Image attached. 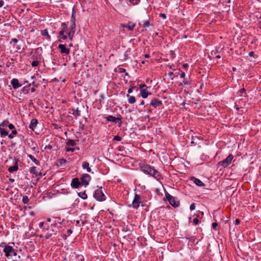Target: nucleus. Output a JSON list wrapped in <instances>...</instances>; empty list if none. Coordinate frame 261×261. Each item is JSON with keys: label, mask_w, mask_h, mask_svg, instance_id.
I'll return each mask as SVG.
<instances>
[{"label": "nucleus", "mask_w": 261, "mask_h": 261, "mask_svg": "<svg viewBox=\"0 0 261 261\" xmlns=\"http://www.w3.org/2000/svg\"><path fill=\"white\" fill-rule=\"evenodd\" d=\"M3 248V252L8 259H12L13 261H19L20 256L17 254V251L12 247L7 245L5 243H1Z\"/></svg>", "instance_id": "obj_1"}, {"label": "nucleus", "mask_w": 261, "mask_h": 261, "mask_svg": "<svg viewBox=\"0 0 261 261\" xmlns=\"http://www.w3.org/2000/svg\"><path fill=\"white\" fill-rule=\"evenodd\" d=\"M139 166L141 171L144 173L150 175L155 178H160V173L151 166L144 164H140Z\"/></svg>", "instance_id": "obj_2"}, {"label": "nucleus", "mask_w": 261, "mask_h": 261, "mask_svg": "<svg viewBox=\"0 0 261 261\" xmlns=\"http://www.w3.org/2000/svg\"><path fill=\"white\" fill-rule=\"evenodd\" d=\"M101 189V187L100 189L96 190L94 194V197L99 201H103L106 200V196Z\"/></svg>", "instance_id": "obj_3"}, {"label": "nucleus", "mask_w": 261, "mask_h": 261, "mask_svg": "<svg viewBox=\"0 0 261 261\" xmlns=\"http://www.w3.org/2000/svg\"><path fill=\"white\" fill-rule=\"evenodd\" d=\"M233 159V156L230 154L225 159L218 162V165L219 166H222L224 168H226L230 164Z\"/></svg>", "instance_id": "obj_4"}, {"label": "nucleus", "mask_w": 261, "mask_h": 261, "mask_svg": "<svg viewBox=\"0 0 261 261\" xmlns=\"http://www.w3.org/2000/svg\"><path fill=\"white\" fill-rule=\"evenodd\" d=\"M141 203V197L140 195L135 194L132 202V206L134 208L138 209Z\"/></svg>", "instance_id": "obj_5"}, {"label": "nucleus", "mask_w": 261, "mask_h": 261, "mask_svg": "<svg viewBox=\"0 0 261 261\" xmlns=\"http://www.w3.org/2000/svg\"><path fill=\"white\" fill-rule=\"evenodd\" d=\"M166 197L172 206H173L174 207H176L178 206L179 202L175 201V198L173 196H171L170 194L167 193L166 194Z\"/></svg>", "instance_id": "obj_6"}, {"label": "nucleus", "mask_w": 261, "mask_h": 261, "mask_svg": "<svg viewBox=\"0 0 261 261\" xmlns=\"http://www.w3.org/2000/svg\"><path fill=\"white\" fill-rule=\"evenodd\" d=\"M44 232H46L44 236L45 239H49L53 236L56 234L55 230L53 228H49L48 226L46 229L43 230Z\"/></svg>", "instance_id": "obj_7"}, {"label": "nucleus", "mask_w": 261, "mask_h": 261, "mask_svg": "<svg viewBox=\"0 0 261 261\" xmlns=\"http://www.w3.org/2000/svg\"><path fill=\"white\" fill-rule=\"evenodd\" d=\"M91 178V176L88 174L85 173L82 174V176L81 177V180L82 184L85 187L87 186L89 184V181H90Z\"/></svg>", "instance_id": "obj_8"}, {"label": "nucleus", "mask_w": 261, "mask_h": 261, "mask_svg": "<svg viewBox=\"0 0 261 261\" xmlns=\"http://www.w3.org/2000/svg\"><path fill=\"white\" fill-rule=\"evenodd\" d=\"M76 31V24L75 23H71L70 25V30L68 33V37L70 39L72 40L74 34Z\"/></svg>", "instance_id": "obj_9"}, {"label": "nucleus", "mask_w": 261, "mask_h": 261, "mask_svg": "<svg viewBox=\"0 0 261 261\" xmlns=\"http://www.w3.org/2000/svg\"><path fill=\"white\" fill-rule=\"evenodd\" d=\"M106 118L107 120L108 121H111L115 123L121 122V116L116 118L112 115H109L107 117H106Z\"/></svg>", "instance_id": "obj_10"}, {"label": "nucleus", "mask_w": 261, "mask_h": 261, "mask_svg": "<svg viewBox=\"0 0 261 261\" xmlns=\"http://www.w3.org/2000/svg\"><path fill=\"white\" fill-rule=\"evenodd\" d=\"M59 49H60V51L62 54H64L65 55H68L70 53V50L68 48H67L65 45L60 44L58 46Z\"/></svg>", "instance_id": "obj_11"}, {"label": "nucleus", "mask_w": 261, "mask_h": 261, "mask_svg": "<svg viewBox=\"0 0 261 261\" xmlns=\"http://www.w3.org/2000/svg\"><path fill=\"white\" fill-rule=\"evenodd\" d=\"M81 183L79 181V178H74L72 179L71 186L72 188H78L79 186L81 185Z\"/></svg>", "instance_id": "obj_12"}, {"label": "nucleus", "mask_w": 261, "mask_h": 261, "mask_svg": "<svg viewBox=\"0 0 261 261\" xmlns=\"http://www.w3.org/2000/svg\"><path fill=\"white\" fill-rule=\"evenodd\" d=\"M162 101L161 100H159L156 98L153 99L150 101V105L153 106L154 108H156L162 105Z\"/></svg>", "instance_id": "obj_13"}, {"label": "nucleus", "mask_w": 261, "mask_h": 261, "mask_svg": "<svg viewBox=\"0 0 261 261\" xmlns=\"http://www.w3.org/2000/svg\"><path fill=\"white\" fill-rule=\"evenodd\" d=\"M11 84L14 89H16L21 86V85L19 83L18 80L16 79H13L11 81Z\"/></svg>", "instance_id": "obj_14"}, {"label": "nucleus", "mask_w": 261, "mask_h": 261, "mask_svg": "<svg viewBox=\"0 0 261 261\" xmlns=\"http://www.w3.org/2000/svg\"><path fill=\"white\" fill-rule=\"evenodd\" d=\"M140 94L143 98H146L151 93L147 90V89H142L140 90Z\"/></svg>", "instance_id": "obj_15"}, {"label": "nucleus", "mask_w": 261, "mask_h": 261, "mask_svg": "<svg viewBox=\"0 0 261 261\" xmlns=\"http://www.w3.org/2000/svg\"><path fill=\"white\" fill-rule=\"evenodd\" d=\"M191 180L198 186L204 187L205 186L204 184L202 181L194 177H192Z\"/></svg>", "instance_id": "obj_16"}, {"label": "nucleus", "mask_w": 261, "mask_h": 261, "mask_svg": "<svg viewBox=\"0 0 261 261\" xmlns=\"http://www.w3.org/2000/svg\"><path fill=\"white\" fill-rule=\"evenodd\" d=\"M38 124V121L36 119H33L31 120L29 128L32 130H34Z\"/></svg>", "instance_id": "obj_17"}, {"label": "nucleus", "mask_w": 261, "mask_h": 261, "mask_svg": "<svg viewBox=\"0 0 261 261\" xmlns=\"http://www.w3.org/2000/svg\"><path fill=\"white\" fill-rule=\"evenodd\" d=\"M30 172L35 174L36 176H39L41 175V173L37 171V168L36 167H32L30 169Z\"/></svg>", "instance_id": "obj_18"}, {"label": "nucleus", "mask_w": 261, "mask_h": 261, "mask_svg": "<svg viewBox=\"0 0 261 261\" xmlns=\"http://www.w3.org/2000/svg\"><path fill=\"white\" fill-rule=\"evenodd\" d=\"M4 122L2 123L0 125V133L2 136H6L8 134V132L3 127L4 126Z\"/></svg>", "instance_id": "obj_19"}, {"label": "nucleus", "mask_w": 261, "mask_h": 261, "mask_svg": "<svg viewBox=\"0 0 261 261\" xmlns=\"http://www.w3.org/2000/svg\"><path fill=\"white\" fill-rule=\"evenodd\" d=\"M41 34L45 37V39L49 40L50 39V36L49 35L48 31L46 29L41 31Z\"/></svg>", "instance_id": "obj_20"}, {"label": "nucleus", "mask_w": 261, "mask_h": 261, "mask_svg": "<svg viewBox=\"0 0 261 261\" xmlns=\"http://www.w3.org/2000/svg\"><path fill=\"white\" fill-rule=\"evenodd\" d=\"M18 169V165H17V161H16L14 165L11 166L8 168V171L12 173V172L17 171Z\"/></svg>", "instance_id": "obj_21"}, {"label": "nucleus", "mask_w": 261, "mask_h": 261, "mask_svg": "<svg viewBox=\"0 0 261 261\" xmlns=\"http://www.w3.org/2000/svg\"><path fill=\"white\" fill-rule=\"evenodd\" d=\"M126 97L128 98V102L129 103L133 104L136 102V98L134 96H131L129 94H127L126 95Z\"/></svg>", "instance_id": "obj_22"}, {"label": "nucleus", "mask_w": 261, "mask_h": 261, "mask_svg": "<svg viewBox=\"0 0 261 261\" xmlns=\"http://www.w3.org/2000/svg\"><path fill=\"white\" fill-rule=\"evenodd\" d=\"M82 167L83 169H86V170L88 172H91V169L89 167V163H88L87 162H84L82 164Z\"/></svg>", "instance_id": "obj_23"}, {"label": "nucleus", "mask_w": 261, "mask_h": 261, "mask_svg": "<svg viewBox=\"0 0 261 261\" xmlns=\"http://www.w3.org/2000/svg\"><path fill=\"white\" fill-rule=\"evenodd\" d=\"M28 157L36 165H40V162L31 154H28Z\"/></svg>", "instance_id": "obj_24"}, {"label": "nucleus", "mask_w": 261, "mask_h": 261, "mask_svg": "<svg viewBox=\"0 0 261 261\" xmlns=\"http://www.w3.org/2000/svg\"><path fill=\"white\" fill-rule=\"evenodd\" d=\"M31 84H29L28 86H25L22 88V89L21 90V92L23 93V94H27L29 93V88Z\"/></svg>", "instance_id": "obj_25"}, {"label": "nucleus", "mask_w": 261, "mask_h": 261, "mask_svg": "<svg viewBox=\"0 0 261 261\" xmlns=\"http://www.w3.org/2000/svg\"><path fill=\"white\" fill-rule=\"evenodd\" d=\"M75 11L74 10V9H73L72 10V15H71V23H75V21H76V19H75Z\"/></svg>", "instance_id": "obj_26"}, {"label": "nucleus", "mask_w": 261, "mask_h": 261, "mask_svg": "<svg viewBox=\"0 0 261 261\" xmlns=\"http://www.w3.org/2000/svg\"><path fill=\"white\" fill-rule=\"evenodd\" d=\"M66 145L70 146H74L75 145V142L73 140L69 139L66 142Z\"/></svg>", "instance_id": "obj_27"}, {"label": "nucleus", "mask_w": 261, "mask_h": 261, "mask_svg": "<svg viewBox=\"0 0 261 261\" xmlns=\"http://www.w3.org/2000/svg\"><path fill=\"white\" fill-rule=\"evenodd\" d=\"M78 195L80 198L82 199L85 200L87 198V195L86 194L85 192H80L78 193Z\"/></svg>", "instance_id": "obj_28"}, {"label": "nucleus", "mask_w": 261, "mask_h": 261, "mask_svg": "<svg viewBox=\"0 0 261 261\" xmlns=\"http://www.w3.org/2000/svg\"><path fill=\"white\" fill-rule=\"evenodd\" d=\"M238 93L240 96H244L246 93V90L244 88L241 89Z\"/></svg>", "instance_id": "obj_29"}, {"label": "nucleus", "mask_w": 261, "mask_h": 261, "mask_svg": "<svg viewBox=\"0 0 261 261\" xmlns=\"http://www.w3.org/2000/svg\"><path fill=\"white\" fill-rule=\"evenodd\" d=\"M131 22H129L128 23V25L127 26V28L129 30H133L134 29V28H135V25H136V24L135 23H133L131 24Z\"/></svg>", "instance_id": "obj_30"}, {"label": "nucleus", "mask_w": 261, "mask_h": 261, "mask_svg": "<svg viewBox=\"0 0 261 261\" xmlns=\"http://www.w3.org/2000/svg\"><path fill=\"white\" fill-rule=\"evenodd\" d=\"M72 114L75 116H79L80 115V111L77 108L76 110H73Z\"/></svg>", "instance_id": "obj_31"}, {"label": "nucleus", "mask_w": 261, "mask_h": 261, "mask_svg": "<svg viewBox=\"0 0 261 261\" xmlns=\"http://www.w3.org/2000/svg\"><path fill=\"white\" fill-rule=\"evenodd\" d=\"M22 202L24 203V204H27L29 202V198L28 196H24L22 197Z\"/></svg>", "instance_id": "obj_32"}, {"label": "nucleus", "mask_w": 261, "mask_h": 261, "mask_svg": "<svg viewBox=\"0 0 261 261\" xmlns=\"http://www.w3.org/2000/svg\"><path fill=\"white\" fill-rule=\"evenodd\" d=\"M17 134V131L16 129H14L12 130V134H10L8 135V137L10 139H12L14 138L13 135H16Z\"/></svg>", "instance_id": "obj_33"}, {"label": "nucleus", "mask_w": 261, "mask_h": 261, "mask_svg": "<svg viewBox=\"0 0 261 261\" xmlns=\"http://www.w3.org/2000/svg\"><path fill=\"white\" fill-rule=\"evenodd\" d=\"M39 64V61H34L32 62L31 65L33 67H36Z\"/></svg>", "instance_id": "obj_34"}, {"label": "nucleus", "mask_w": 261, "mask_h": 261, "mask_svg": "<svg viewBox=\"0 0 261 261\" xmlns=\"http://www.w3.org/2000/svg\"><path fill=\"white\" fill-rule=\"evenodd\" d=\"M147 88L148 87H147V86L144 84H141L139 86V88L140 89V90L142 89H147Z\"/></svg>", "instance_id": "obj_35"}, {"label": "nucleus", "mask_w": 261, "mask_h": 261, "mask_svg": "<svg viewBox=\"0 0 261 261\" xmlns=\"http://www.w3.org/2000/svg\"><path fill=\"white\" fill-rule=\"evenodd\" d=\"M75 148H70L68 147L66 148V151L67 152H73L75 150Z\"/></svg>", "instance_id": "obj_36"}, {"label": "nucleus", "mask_w": 261, "mask_h": 261, "mask_svg": "<svg viewBox=\"0 0 261 261\" xmlns=\"http://www.w3.org/2000/svg\"><path fill=\"white\" fill-rule=\"evenodd\" d=\"M61 27L63 28V30H64V31L66 30L67 25L65 22H63L62 23Z\"/></svg>", "instance_id": "obj_37"}, {"label": "nucleus", "mask_w": 261, "mask_h": 261, "mask_svg": "<svg viewBox=\"0 0 261 261\" xmlns=\"http://www.w3.org/2000/svg\"><path fill=\"white\" fill-rule=\"evenodd\" d=\"M150 25L149 21L148 20H146L144 22L143 25L144 27H148Z\"/></svg>", "instance_id": "obj_38"}, {"label": "nucleus", "mask_w": 261, "mask_h": 261, "mask_svg": "<svg viewBox=\"0 0 261 261\" xmlns=\"http://www.w3.org/2000/svg\"><path fill=\"white\" fill-rule=\"evenodd\" d=\"M114 140L118 141H120L121 140V138L119 136H115L114 138Z\"/></svg>", "instance_id": "obj_39"}, {"label": "nucleus", "mask_w": 261, "mask_h": 261, "mask_svg": "<svg viewBox=\"0 0 261 261\" xmlns=\"http://www.w3.org/2000/svg\"><path fill=\"white\" fill-rule=\"evenodd\" d=\"M168 76L171 80H173L174 77V73L172 72L168 73Z\"/></svg>", "instance_id": "obj_40"}, {"label": "nucleus", "mask_w": 261, "mask_h": 261, "mask_svg": "<svg viewBox=\"0 0 261 261\" xmlns=\"http://www.w3.org/2000/svg\"><path fill=\"white\" fill-rule=\"evenodd\" d=\"M195 208V203H192L190 205V209L191 211H193Z\"/></svg>", "instance_id": "obj_41"}, {"label": "nucleus", "mask_w": 261, "mask_h": 261, "mask_svg": "<svg viewBox=\"0 0 261 261\" xmlns=\"http://www.w3.org/2000/svg\"><path fill=\"white\" fill-rule=\"evenodd\" d=\"M8 127L10 129H13V130L15 129H14L15 127H14V125L12 123H10L8 125Z\"/></svg>", "instance_id": "obj_42"}, {"label": "nucleus", "mask_w": 261, "mask_h": 261, "mask_svg": "<svg viewBox=\"0 0 261 261\" xmlns=\"http://www.w3.org/2000/svg\"><path fill=\"white\" fill-rule=\"evenodd\" d=\"M57 220L56 221V222L59 223V224H61L62 222L63 221V220L62 221L61 220V218L60 217H57L56 218Z\"/></svg>", "instance_id": "obj_43"}, {"label": "nucleus", "mask_w": 261, "mask_h": 261, "mask_svg": "<svg viewBox=\"0 0 261 261\" xmlns=\"http://www.w3.org/2000/svg\"><path fill=\"white\" fill-rule=\"evenodd\" d=\"M193 223H194L195 224H198V223H199V220H198V219L197 218H194V219H193Z\"/></svg>", "instance_id": "obj_44"}, {"label": "nucleus", "mask_w": 261, "mask_h": 261, "mask_svg": "<svg viewBox=\"0 0 261 261\" xmlns=\"http://www.w3.org/2000/svg\"><path fill=\"white\" fill-rule=\"evenodd\" d=\"M160 16L163 18V19H165L166 18V15L164 13H160Z\"/></svg>", "instance_id": "obj_45"}, {"label": "nucleus", "mask_w": 261, "mask_h": 261, "mask_svg": "<svg viewBox=\"0 0 261 261\" xmlns=\"http://www.w3.org/2000/svg\"><path fill=\"white\" fill-rule=\"evenodd\" d=\"M66 163V160L65 159H62L60 160V164H65Z\"/></svg>", "instance_id": "obj_46"}, {"label": "nucleus", "mask_w": 261, "mask_h": 261, "mask_svg": "<svg viewBox=\"0 0 261 261\" xmlns=\"http://www.w3.org/2000/svg\"><path fill=\"white\" fill-rule=\"evenodd\" d=\"M133 89H134V87H132L130 88H129L128 89V94L130 93H132L133 92Z\"/></svg>", "instance_id": "obj_47"}, {"label": "nucleus", "mask_w": 261, "mask_h": 261, "mask_svg": "<svg viewBox=\"0 0 261 261\" xmlns=\"http://www.w3.org/2000/svg\"><path fill=\"white\" fill-rule=\"evenodd\" d=\"M45 149H52V146L51 145H46L45 148Z\"/></svg>", "instance_id": "obj_48"}, {"label": "nucleus", "mask_w": 261, "mask_h": 261, "mask_svg": "<svg viewBox=\"0 0 261 261\" xmlns=\"http://www.w3.org/2000/svg\"><path fill=\"white\" fill-rule=\"evenodd\" d=\"M240 223V220L239 219H236V220H235V224L236 225H238Z\"/></svg>", "instance_id": "obj_49"}, {"label": "nucleus", "mask_w": 261, "mask_h": 261, "mask_svg": "<svg viewBox=\"0 0 261 261\" xmlns=\"http://www.w3.org/2000/svg\"><path fill=\"white\" fill-rule=\"evenodd\" d=\"M217 226H218V224L217 223H215V222L213 223L212 226L214 229H215Z\"/></svg>", "instance_id": "obj_50"}, {"label": "nucleus", "mask_w": 261, "mask_h": 261, "mask_svg": "<svg viewBox=\"0 0 261 261\" xmlns=\"http://www.w3.org/2000/svg\"><path fill=\"white\" fill-rule=\"evenodd\" d=\"M185 75H186L185 73L182 72L180 74V77L184 78V77H185Z\"/></svg>", "instance_id": "obj_51"}, {"label": "nucleus", "mask_w": 261, "mask_h": 261, "mask_svg": "<svg viewBox=\"0 0 261 261\" xmlns=\"http://www.w3.org/2000/svg\"><path fill=\"white\" fill-rule=\"evenodd\" d=\"M56 225H57V222H56V221H55L54 223H52L50 225L51 228H53V227H56Z\"/></svg>", "instance_id": "obj_52"}, {"label": "nucleus", "mask_w": 261, "mask_h": 261, "mask_svg": "<svg viewBox=\"0 0 261 261\" xmlns=\"http://www.w3.org/2000/svg\"><path fill=\"white\" fill-rule=\"evenodd\" d=\"M183 68L187 69L189 67V65L187 63L184 64L182 65Z\"/></svg>", "instance_id": "obj_53"}, {"label": "nucleus", "mask_w": 261, "mask_h": 261, "mask_svg": "<svg viewBox=\"0 0 261 261\" xmlns=\"http://www.w3.org/2000/svg\"><path fill=\"white\" fill-rule=\"evenodd\" d=\"M44 224V222H41L39 224V226L40 228H42L43 225Z\"/></svg>", "instance_id": "obj_54"}, {"label": "nucleus", "mask_w": 261, "mask_h": 261, "mask_svg": "<svg viewBox=\"0 0 261 261\" xmlns=\"http://www.w3.org/2000/svg\"><path fill=\"white\" fill-rule=\"evenodd\" d=\"M66 31H64V30H62L60 32H59V34L61 35V36H63L64 35V32H65Z\"/></svg>", "instance_id": "obj_55"}, {"label": "nucleus", "mask_w": 261, "mask_h": 261, "mask_svg": "<svg viewBox=\"0 0 261 261\" xmlns=\"http://www.w3.org/2000/svg\"><path fill=\"white\" fill-rule=\"evenodd\" d=\"M4 5V2L3 0L0 1V8L2 7Z\"/></svg>", "instance_id": "obj_56"}, {"label": "nucleus", "mask_w": 261, "mask_h": 261, "mask_svg": "<svg viewBox=\"0 0 261 261\" xmlns=\"http://www.w3.org/2000/svg\"><path fill=\"white\" fill-rule=\"evenodd\" d=\"M135 2L133 3V5H137L140 2V0H135Z\"/></svg>", "instance_id": "obj_57"}, {"label": "nucleus", "mask_w": 261, "mask_h": 261, "mask_svg": "<svg viewBox=\"0 0 261 261\" xmlns=\"http://www.w3.org/2000/svg\"><path fill=\"white\" fill-rule=\"evenodd\" d=\"M67 233H68V235H70L72 233V230L71 229H68Z\"/></svg>", "instance_id": "obj_58"}, {"label": "nucleus", "mask_w": 261, "mask_h": 261, "mask_svg": "<svg viewBox=\"0 0 261 261\" xmlns=\"http://www.w3.org/2000/svg\"><path fill=\"white\" fill-rule=\"evenodd\" d=\"M11 41L16 43L18 42V40L16 38H13L11 40Z\"/></svg>", "instance_id": "obj_59"}, {"label": "nucleus", "mask_w": 261, "mask_h": 261, "mask_svg": "<svg viewBox=\"0 0 261 261\" xmlns=\"http://www.w3.org/2000/svg\"><path fill=\"white\" fill-rule=\"evenodd\" d=\"M249 56L250 57H253V55H254V52L253 51H251L249 53Z\"/></svg>", "instance_id": "obj_60"}, {"label": "nucleus", "mask_w": 261, "mask_h": 261, "mask_svg": "<svg viewBox=\"0 0 261 261\" xmlns=\"http://www.w3.org/2000/svg\"><path fill=\"white\" fill-rule=\"evenodd\" d=\"M31 90L32 92H34L35 91V90H36L35 88V87L32 88Z\"/></svg>", "instance_id": "obj_61"}, {"label": "nucleus", "mask_w": 261, "mask_h": 261, "mask_svg": "<svg viewBox=\"0 0 261 261\" xmlns=\"http://www.w3.org/2000/svg\"><path fill=\"white\" fill-rule=\"evenodd\" d=\"M184 83L185 84V85H188L189 84L188 83V81L186 80H185L184 81Z\"/></svg>", "instance_id": "obj_62"}, {"label": "nucleus", "mask_w": 261, "mask_h": 261, "mask_svg": "<svg viewBox=\"0 0 261 261\" xmlns=\"http://www.w3.org/2000/svg\"><path fill=\"white\" fill-rule=\"evenodd\" d=\"M62 38L64 40H66L67 38V36L64 35L63 36H62Z\"/></svg>", "instance_id": "obj_63"}, {"label": "nucleus", "mask_w": 261, "mask_h": 261, "mask_svg": "<svg viewBox=\"0 0 261 261\" xmlns=\"http://www.w3.org/2000/svg\"><path fill=\"white\" fill-rule=\"evenodd\" d=\"M120 72H125V70L123 68H120Z\"/></svg>", "instance_id": "obj_64"}]
</instances>
